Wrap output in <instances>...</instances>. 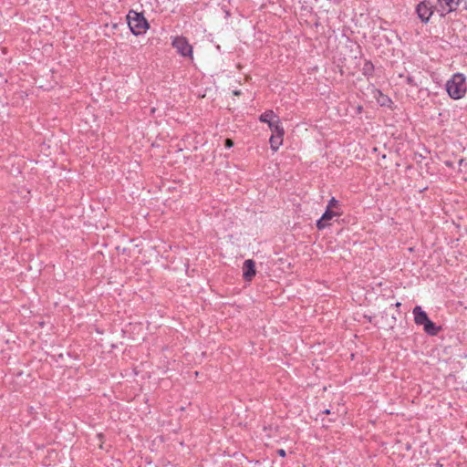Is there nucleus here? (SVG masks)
<instances>
[{"label":"nucleus","mask_w":467,"mask_h":467,"mask_svg":"<svg viewBox=\"0 0 467 467\" xmlns=\"http://www.w3.org/2000/svg\"><path fill=\"white\" fill-rule=\"evenodd\" d=\"M466 82L463 74L456 73L446 83V90L452 99H460L466 93Z\"/></svg>","instance_id":"f257e3e1"},{"label":"nucleus","mask_w":467,"mask_h":467,"mask_svg":"<svg viewBox=\"0 0 467 467\" xmlns=\"http://www.w3.org/2000/svg\"><path fill=\"white\" fill-rule=\"evenodd\" d=\"M342 214L341 206L339 202L332 197L327 206L325 213L321 218L317 221V227L318 230H323L329 225L328 221Z\"/></svg>","instance_id":"f03ea898"},{"label":"nucleus","mask_w":467,"mask_h":467,"mask_svg":"<svg viewBox=\"0 0 467 467\" xmlns=\"http://www.w3.org/2000/svg\"><path fill=\"white\" fill-rule=\"evenodd\" d=\"M129 27L133 35L139 36L145 32L149 24L141 13L130 10L127 15Z\"/></svg>","instance_id":"7ed1b4c3"},{"label":"nucleus","mask_w":467,"mask_h":467,"mask_svg":"<svg viewBox=\"0 0 467 467\" xmlns=\"http://www.w3.org/2000/svg\"><path fill=\"white\" fill-rule=\"evenodd\" d=\"M460 7L467 9V0H437L435 9L441 17H445L448 14L455 12Z\"/></svg>","instance_id":"20e7f679"},{"label":"nucleus","mask_w":467,"mask_h":467,"mask_svg":"<svg viewBox=\"0 0 467 467\" xmlns=\"http://www.w3.org/2000/svg\"><path fill=\"white\" fill-rule=\"evenodd\" d=\"M434 10H436L435 5L427 0L419 3L416 6V13L418 17L424 24H427L430 21V18L432 16Z\"/></svg>","instance_id":"39448f33"},{"label":"nucleus","mask_w":467,"mask_h":467,"mask_svg":"<svg viewBox=\"0 0 467 467\" xmlns=\"http://www.w3.org/2000/svg\"><path fill=\"white\" fill-rule=\"evenodd\" d=\"M172 46L182 57H192V47L183 36H176L172 41Z\"/></svg>","instance_id":"423d86ee"},{"label":"nucleus","mask_w":467,"mask_h":467,"mask_svg":"<svg viewBox=\"0 0 467 467\" xmlns=\"http://www.w3.org/2000/svg\"><path fill=\"white\" fill-rule=\"evenodd\" d=\"M255 263L252 259H247L244 262L243 276L244 280L251 281L255 276Z\"/></svg>","instance_id":"0eeeda50"},{"label":"nucleus","mask_w":467,"mask_h":467,"mask_svg":"<svg viewBox=\"0 0 467 467\" xmlns=\"http://www.w3.org/2000/svg\"><path fill=\"white\" fill-rule=\"evenodd\" d=\"M414 322L419 326H423L430 318L427 313L419 306L413 308Z\"/></svg>","instance_id":"6e6552de"},{"label":"nucleus","mask_w":467,"mask_h":467,"mask_svg":"<svg viewBox=\"0 0 467 467\" xmlns=\"http://www.w3.org/2000/svg\"><path fill=\"white\" fill-rule=\"evenodd\" d=\"M424 331L430 335V336H436L441 331V327L437 326L435 323H433L431 319H429L424 325H423Z\"/></svg>","instance_id":"1a4fd4ad"},{"label":"nucleus","mask_w":467,"mask_h":467,"mask_svg":"<svg viewBox=\"0 0 467 467\" xmlns=\"http://www.w3.org/2000/svg\"><path fill=\"white\" fill-rule=\"evenodd\" d=\"M269 128L274 135L284 137L285 130L280 123L279 118H276L274 123H270Z\"/></svg>","instance_id":"9d476101"},{"label":"nucleus","mask_w":467,"mask_h":467,"mask_svg":"<svg viewBox=\"0 0 467 467\" xmlns=\"http://www.w3.org/2000/svg\"><path fill=\"white\" fill-rule=\"evenodd\" d=\"M276 118H278V117L274 113L273 110H266L265 112L261 114V116L259 117V120L261 122L267 123L269 126L270 123L275 122Z\"/></svg>","instance_id":"9b49d317"},{"label":"nucleus","mask_w":467,"mask_h":467,"mask_svg":"<svg viewBox=\"0 0 467 467\" xmlns=\"http://www.w3.org/2000/svg\"><path fill=\"white\" fill-rule=\"evenodd\" d=\"M270 147L274 151H276L280 145L283 143V136H276L272 134L269 140Z\"/></svg>","instance_id":"f8f14e48"},{"label":"nucleus","mask_w":467,"mask_h":467,"mask_svg":"<svg viewBox=\"0 0 467 467\" xmlns=\"http://www.w3.org/2000/svg\"><path fill=\"white\" fill-rule=\"evenodd\" d=\"M373 72H374L373 63L369 60H366L363 65V67H362L363 75H365L367 77H371L373 75Z\"/></svg>","instance_id":"ddd939ff"},{"label":"nucleus","mask_w":467,"mask_h":467,"mask_svg":"<svg viewBox=\"0 0 467 467\" xmlns=\"http://www.w3.org/2000/svg\"><path fill=\"white\" fill-rule=\"evenodd\" d=\"M233 145H234V142H233V140H230V139H226V140H225L224 146H225L226 148L230 149L231 147H233Z\"/></svg>","instance_id":"4468645a"},{"label":"nucleus","mask_w":467,"mask_h":467,"mask_svg":"<svg viewBox=\"0 0 467 467\" xmlns=\"http://www.w3.org/2000/svg\"><path fill=\"white\" fill-rule=\"evenodd\" d=\"M277 454L281 457H285L286 455V452L284 449L277 450Z\"/></svg>","instance_id":"2eb2a0df"},{"label":"nucleus","mask_w":467,"mask_h":467,"mask_svg":"<svg viewBox=\"0 0 467 467\" xmlns=\"http://www.w3.org/2000/svg\"><path fill=\"white\" fill-rule=\"evenodd\" d=\"M407 81H408L409 84L414 85L413 84V79L410 77L408 78Z\"/></svg>","instance_id":"dca6fc26"},{"label":"nucleus","mask_w":467,"mask_h":467,"mask_svg":"<svg viewBox=\"0 0 467 467\" xmlns=\"http://www.w3.org/2000/svg\"><path fill=\"white\" fill-rule=\"evenodd\" d=\"M234 94L235 96H239V95L241 94V91H239V90H235V91H234Z\"/></svg>","instance_id":"f3484780"},{"label":"nucleus","mask_w":467,"mask_h":467,"mask_svg":"<svg viewBox=\"0 0 467 467\" xmlns=\"http://www.w3.org/2000/svg\"><path fill=\"white\" fill-rule=\"evenodd\" d=\"M323 413H324V414H329V413H330V410H325L323 411Z\"/></svg>","instance_id":"a211bd4d"},{"label":"nucleus","mask_w":467,"mask_h":467,"mask_svg":"<svg viewBox=\"0 0 467 467\" xmlns=\"http://www.w3.org/2000/svg\"><path fill=\"white\" fill-rule=\"evenodd\" d=\"M463 162H464V160H463V159H461V160L459 161V165H462Z\"/></svg>","instance_id":"6ab92c4d"}]
</instances>
